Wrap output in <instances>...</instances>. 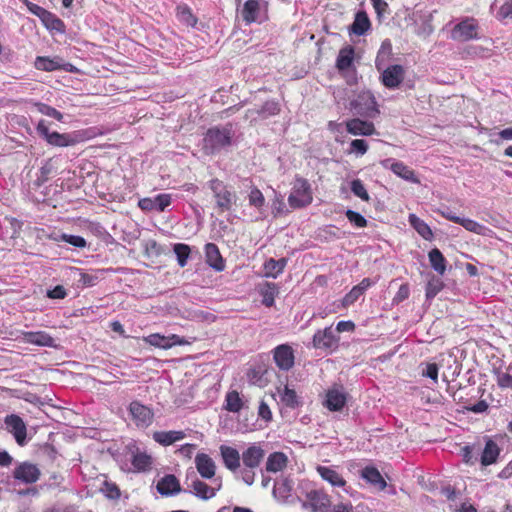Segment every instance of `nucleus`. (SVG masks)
<instances>
[{"label": "nucleus", "mask_w": 512, "mask_h": 512, "mask_svg": "<svg viewBox=\"0 0 512 512\" xmlns=\"http://www.w3.org/2000/svg\"><path fill=\"white\" fill-rule=\"evenodd\" d=\"M195 467L200 476L204 479H212L216 473L214 460L205 453H198L195 456Z\"/></svg>", "instance_id": "obj_16"}, {"label": "nucleus", "mask_w": 512, "mask_h": 512, "mask_svg": "<svg viewBox=\"0 0 512 512\" xmlns=\"http://www.w3.org/2000/svg\"><path fill=\"white\" fill-rule=\"evenodd\" d=\"M331 512H354V510L351 504L339 503L332 508Z\"/></svg>", "instance_id": "obj_64"}, {"label": "nucleus", "mask_w": 512, "mask_h": 512, "mask_svg": "<svg viewBox=\"0 0 512 512\" xmlns=\"http://www.w3.org/2000/svg\"><path fill=\"white\" fill-rule=\"evenodd\" d=\"M40 19L47 29L57 31L59 33L65 32L64 22L46 9L41 15Z\"/></svg>", "instance_id": "obj_36"}, {"label": "nucleus", "mask_w": 512, "mask_h": 512, "mask_svg": "<svg viewBox=\"0 0 512 512\" xmlns=\"http://www.w3.org/2000/svg\"><path fill=\"white\" fill-rule=\"evenodd\" d=\"M129 412L137 427L146 428L152 424L154 417L153 411L140 402H131Z\"/></svg>", "instance_id": "obj_11"}, {"label": "nucleus", "mask_w": 512, "mask_h": 512, "mask_svg": "<svg viewBox=\"0 0 512 512\" xmlns=\"http://www.w3.org/2000/svg\"><path fill=\"white\" fill-rule=\"evenodd\" d=\"M312 199L311 187L308 181L304 178H296L288 197L290 207L294 209L305 207L312 202Z\"/></svg>", "instance_id": "obj_4"}, {"label": "nucleus", "mask_w": 512, "mask_h": 512, "mask_svg": "<svg viewBox=\"0 0 512 512\" xmlns=\"http://www.w3.org/2000/svg\"><path fill=\"white\" fill-rule=\"evenodd\" d=\"M265 454L266 452L260 443H252L242 452V463L244 468L241 470V479L248 486H251L254 483V470L260 466Z\"/></svg>", "instance_id": "obj_1"}, {"label": "nucleus", "mask_w": 512, "mask_h": 512, "mask_svg": "<svg viewBox=\"0 0 512 512\" xmlns=\"http://www.w3.org/2000/svg\"><path fill=\"white\" fill-rule=\"evenodd\" d=\"M260 8V0H247L242 10L243 20L247 23L256 21Z\"/></svg>", "instance_id": "obj_39"}, {"label": "nucleus", "mask_w": 512, "mask_h": 512, "mask_svg": "<svg viewBox=\"0 0 512 512\" xmlns=\"http://www.w3.org/2000/svg\"><path fill=\"white\" fill-rule=\"evenodd\" d=\"M371 27V22L365 11H358L354 21L349 27V32L357 36L364 35Z\"/></svg>", "instance_id": "obj_29"}, {"label": "nucleus", "mask_w": 512, "mask_h": 512, "mask_svg": "<svg viewBox=\"0 0 512 512\" xmlns=\"http://www.w3.org/2000/svg\"><path fill=\"white\" fill-rule=\"evenodd\" d=\"M350 152H355L358 155H364L368 150V144L363 139H355L350 144Z\"/></svg>", "instance_id": "obj_56"}, {"label": "nucleus", "mask_w": 512, "mask_h": 512, "mask_svg": "<svg viewBox=\"0 0 512 512\" xmlns=\"http://www.w3.org/2000/svg\"><path fill=\"white\" fill-rule=\"evenodd\" d=\"M178 17L181 22L190 27H194L197 23V18L191 13L188 7H179Z\"/></svg>", "instance_id": "obj_47"}, {"label": "nucleus", "mask_w": 512, "mask_h": 512, "mask_svg": "<svg viewBox=\"0 0 512 512\" xmlns=\"http://www.w3.org/2000/svg\"><path fill=\"white\" fill-rule=\"evenodd\" d=\"M500 18H511L512 17V0L505 2L498 12Z\"/></svg>", "instance_id": "obj_61"}, {"label": "nucleus", "mask_w": 512, "mask_h": 512, "mask_svg": "<svg viewBox=\"0 0 512 512\" xmlns=\"http://www.w3.org/2000/svg\"><path fill=\"white\" fill-rule=\"evenodd\" d=\"M392 56V44L389 39L382 42L381 47L377 53L375 59V66L377 70H382L391 59Z\"/></svg>", "instance_id": "obj_34"}, {"label": "nucleus", "mask_w": 512, "mask_h": 512, "mask_svg": "<svg viewBox=\"0 0 512 512\" xmlns=\"http://www.w3.org/2000/svg\"><path fill=\"white\" fill-rule=\"evenodd\" d=\"M351 191L355 196L359 197L363 201H368L370 199L369 194L360 179H354L351 182Z\"/></svg>", "instance_id": "obj_48"}, {"label": "nucleus", "mask_w": 512, "mask_h": 512, "mask_svg": "<svg viewBox=\"0 0 512 512\" xmlns=\"http://www.w3.org/2000/svg\"><path fill=\"white\" fill-rule=\"evenodd\" d=\"M34 65H35L36 69L42 70V71L50 72V71H55L58 69L68 70L66 68V64H64L63 60L59 57L49 58V57L38 56L35 59Z\"/></svg>", "instance_id": "obj_28"}, {"label": "nucleus", "mask_w": 512, "mask_h": 512, "mask_svg": "<svg viewBox=\"0 0 512 512\" xmlns=\"http://www.w3.org/2000/svg\"><path fill=\"white\" fill-rule=\"evenodd\" d=\"M383 164L385 167H389L397 176L403 178L404 180L410 181L412 183H419V180L415 176L414 171L404 163L386 159Z\"/></svg>", "instance_id": "obj_20"}, {"label": "nucleus", "mask_w": 512, "mask_h": 512, "mask_svg": "<svg viewBox=\"0 0 512 512\" xmlns=\"http://www.w3.org/2000/svg\"><path fill=\"white\" fill-rule=\"evenodd\" d=\"M345 215L349 222L358 228H363L367 225V220L358 212L348 209Z\"/></svg>", "instance_id": "obj_50"}, {"label": "nucleus", "mask_w": 512, "mask_h": 512, "mask_svg": "<svg viewBox=\"0 0 512 512\" xmlns=\"http://www.w3.org/2000/svg\"><path fill=\"white\" fill-rule=\"evenodd\" d=\"M258 415L265 421H270L272 419V413L269 406L261 401L258 408Z\"/></svg>", "instance_id": "obj_60"}, {"label": "nucleus", "mask_w": 512, "mask_h": 512, "mask_svg": "<svg viewBox=\"0 0 512 512\" xmlns=\"http://www.w3.org/2000/svg\"><path fill=\"white\" fill-rule=\"evenodd\" d=\"M36 107H37V110L43 115L55 118L58 121H62V119H63V115L61 112H59L58 110H56L55 108H53L47 104L37 103Z\"/></svg>", "instance_id": "obj_49"}, {"label": "nucleus", "mask_w": 512, "mask_h": 512, "mask_svg": "<svg viewBox=\"0 0 512 512\" xmlns=\"http://www.w3.org/2000/svg\"><path fill=\"white\" fill-rule=\"evenodd\" d=\"M428 257L431 267L438 274L443 275L446 271V259L444 258L441 251L437 248H434L429 252Z\"/></svg>", "instance_id": "obj_38"}, {"label": "nucleus", "mask_w": 512, "mask_h": 512, "mask_svg": "<svg viewBox=\"0 0 512 512\" xmlns=\"http://www.w3.org/2000/svg\"><path fill=\"white\" fill-rule=\"evenodd\" d=\"M280 111L279 104L276 101H266L260 109L253 108L246 112V118L256 120V116L266 119L270 116L277 115Z\"/></svg>", "instance_id": "obj_18"}, {"label": "nucleus", "mask_w": 512, "mask_h": 512, "mask_svg": "<svg viewBox=\"0 0 512 512\" xmlns=\"http://www.w3.org/2000/svg\"><path fill=\"white\" fill-rule=\"evenodd\" d=\"M38 134L45 138V140L53 146L57 147H67L74 145L76 143V140L67 133L60 134L58 132H50L45 120H40L37 128H36Z\"/></svg>", "instance_id": "obj_7"}, {"label": "nucleus", "mask_w": 512, "mask_h": 512, "mask_svg": "<svg viewBox=\"0 0 512 512\" xmlns=\"http://www.w3.org/2000/svg\"><path fill=\"white\" fill-rule=\"evenodd\" d=\"M409 223L425 240H430L433 237L430 227L415 214L409 215Z\"/></svg>", "instance_id": "obj_40"}, {"label": "nucleus", "mask_w": 512, "mask_h": 512, "mask_svg": "<svg viewBox=\"0 0 512 512\" xmlns=\"http://www.w3.org/2000/svg\"><path fill=\"white\" fill-rule=\"evenodd\" d=\"M351 109L356 115L374 118L379 114L377 102L370 91H364L351 102Z\"/></svg>", "instance_id": "obj_5"}, {"label": "nucleus", "mask_w": 512, "mask_h": 512, "mask_svg": "<svg viewBox=\"0 0 512 512\" xmlns=\"http://www.w3.org/2000/svg\"><path fill=\"white\" fill-rule=\"evenodd\" d=\"M23 339L26 343L43 347H56L55 339L45 331L24 332Z\"/></svg>", "instance_id": "obj_22"}, {"label": "nucleus", "mask_w": 512, "mask_h": 512, "mask_svg": "<svg viewBox=\"0 0 512 512\" xmlns=\"http://www.w3.org/2000/svg\"><path fill=\"white\" fill-rule=\"evenodd\" d=\"M273 359L280 370L288 371L294 365V351L288 344H281L273 350Z\"/></svg>", "instance_id": "obj_13"}, {"label": "nucleus", "mask_w": 512, "mask_h": 512, "mask_svg": "<svg viewBox=\"0 0 512 512\" xmlns=\"http://www.w3.org/2000/svg\"><path fill=\"white\" fill-rule=\"evenodd\" d=\"M361 476L379 490H383L387 485L386 481L375 467H365L361 472Z\"/></svg>", "instance_id": "obj_32"}, {"label": "nucleus", "mask_w": 512, "mask_h": 512, "mask_svg": "<svg viewBox=\"0 0 512 512\" xmlns=\"http://www.w3.org/2000/svg\"><path fill=\"white\" fill-rule=\"evenodd\" d=\"M458 224L464 227L467 231L476 233L478 235L491 237L494 234L493 230H491L490 228L481 225L478 222L469 218L460 217Z\"/></svg>", "instance_id": "obj_33"}, {"label": "nucleus", "mask_w": 512, "mask_h": 512, "mask_svg": "<svg viewBox=\"0 0 512 512\" xmlns=\"http://www.w3.org/2000/svg\"><path fill=\"white\" fill-rule=\"evenodd\" d=\"M497 384L501 388H511L512 389V375L507 372H497L496 374Z\"/></svg>", "instance_id": "obj_57"}, {"label": "nucleus", "mask_w": 512, "mask_h": 512, "mask_svg": "<svg viewBox=\"0 0 512 512\" xmlns=\"http://www.w3.org/2000/svg\"><path fill=\"white\" fill-rule=\"evenodd\" d=\"M500 454V448L496 442L488 439L482 451L480 462L483 466H488L496 462Z\"/></svg>", "instance_id": "obj_30"}, {"label": "nucleus", "mask_w": 512, "mask_h": 512, "mask_svg": "<svg viewBox=\"0 0 512 512\" xmlns=\"http://www.w3.org/2000/svg\"><path fill=\"white\" fill-rule=\"evenodd\" d=\"M174 253L177 256L178 264L184 267L190 254V248L186 244L178 243L174 245Z\"/></svg>", "instance_id": "obj_44"}, {"label": "nucleus", "mask_w": 512, "mask_h": 512, "mask_svg": "<svg viewBox=\"0 0 512 512\" xmlns=\"http://www.w3.org/2000/svg\"><path fill=\"white\" fill-rule=\"evenodd\" d=\"M7 430L13 434L18 445L23 446L26 441V425L16 414L7 415L4 419Z\"/></svg>", "instance_id": "obj_14"}, {"label": "nucleus", "mask_w": 512, "mask_h": 512, "mask_svg": "<svg viewBox=\"0 0 512 512\" xmlns=\"http://www.w3.org/2000/svg\"><path fill=\"white\" fill-rule=\"evenodd\" d=\"M376 13L378 14V16H381L383 15L387 8H388V4L384 1V0H370Z\"/></svg>", "instance_id": "obj_63"}, {"label": "nucleus", "mask_w": 512, "mask_h": 512, "mask_svg": "<svg viewBox=\"0 0 512 512\" xmlns=\"http://www.w3.org/2000/svg\"><path fill=\"white\" fill-rule=\"evenodd\" d=\"M281 401L291 408H295L299 404L296 392L288 386H285L283 393L281 394Z\"/></svg>", "instance_id": "obj_45"}, {"label": "nucleus", "mask_w": 512, "mask_h": 512, "mask_svg": "<svg viewBox=\"0 0 512 512\" xmlns=\"http://www.w3.org/2000/svg\"><path fill=\"white\" fill-rule=\"evenodd\" d=\"M354 60V48L352 46L343 47L337 56L336 67L339 71L347 70Z\"/></svg>", "instance_id": "obj_37"}, {"label": "nucleus", "mask_w": 512, "mask_h": 512, "mask_svg": "<svg viewBox=\"0 0 512 512\" xmlns=\"http://www.w3.org/2000/svg\"><path fill=\"white\" fill-rule=\"evenodd\" d=\"M213 484V486L206 484L197 478L195 473L192 472L191 483L188 484L189 492L202 500H209L213 498L216 495V492L221 489V478H214Z\"/></svg>", "instance_id": "obj_6"}, {"label": "nucleus", "mask_w": 512, "mask_h": 512, "mask_svg": "<svg viewBox=\"0 0 512 512\" xmlns=\"http://www.w3.org/2000/svg\"><path fill=\"white\" fill-rule=\"evenodd\" d=\"M287 264V260L285 258H281L275 260L270 258L264 264V276L270 278H276L279 274H281Z\"/></svg>", "instance_id": "obj_35"}, {"label": "nucleus", "mask_w": 512, "mask_h": 512, "mask_svg": "<svg viewBox=\"0 0 512 512\" xmlns=\"http://www.w3.org/2000/svg\"><path fill=\"white\" fill-rule=\"evenodd\" d=\"M381 72V82L388 89H395L402 83L405 70L401 65L385 66Z\"/></svg>", "instance_id": "obj_8"}, {"label": "nucleus", "mask_w": 512, "mask_h": 512, "mask_svg": "<svg viewBox=\"0 0 512 512\" xmlns=\"http://www.w3.org/2000/svg\"><path fill=\"white\" fill-rule=\"evenodd\" d=\"M264 202H265V199H264L262 192L257 188H253L249 194L250 205L259 208L264 205Z\"/></svg>", "instance_id": "obj_52"}, {"label": "nucleus", "mask_w": 512, "mask_h": 512, "mask_svg": "<svg viewBox=\"0 0 512 512\" xmlns=\"http://www.w3.org/2000/svg\"><path fill=\"white\" fill-rule=\"evenodd\" d=\"M243 407L242 399L237 391H231L226 395L225 408L230 412H239Z\"/></svg>", "instance_id": "obj_42"}, {"label": "nucleus", "mask_w": 512, "mask_h": 512, "mask_svg": "<svg viewBox=\"0 0 512 512\" xmlns=\"http://www.w3.org/2000/svg\"><path fill=\"white\" fill-rule=\"evenodd\" d=\"M277 294V287L273 283H267L266 289L262 291L263 300L262 303L267 306L271 307L274 304V298Z\"/></svg>", "instance_id": "obj_46"}, {"label": "nucleus", "mask_w": 512, "mask_h": 512, "mask_svg": "<svg viewBox=\"0 0 512 512\" xmlns=\"http://www.w3.org/2000/svg\"><path fill=\"white\" fill-rule=\"evenodd\" d=\"M61 239L74 247L83 248L86 246V240L78 235L62 234Z\"/></svg>", "instance_id": "obj_54"}, {"label": "nucleus", "mask_w": 512, "mask_h": 512, "mask_svg": "<svg viewBox=\"0 0 512 512\" xmlns=\"http://www.w3.org/2000/svg\"><path fill=\"white\" fill-rule=\"evenodd\" d=\"M442 288L443 283L439 279L430 280L426 288V297L428 299L434 298Z\"/></svg>", "instance_id": "obj_51"}, {"label": "nucleus", "mask_w": 512, "mask_h": 512, "mask_svg": "<svg viewBox=\"0 0 512 512\" xmlns=\"http://www.w3.org/2000/svg\"><path fill=\"white\" fill-rule=\"evenodd\" d=\"M152 464V458L151 456L147 455L146 453L137 452L133 455L132 458V465L134 468L138 471H146L150 469Z\"/></svg>", "instance_id": "obj_41"}, {"label": "nucleus", "mask_w": 512, "mask_h": 512, "mask_svg": "<svg viewBox=\"0 0 512 512\" xmlns=\"http://www.w3.org/2000/svg\"><path fill=\"white\" fill-rule=\"evenodd\" d=\"M462 456L464 462L467 464L473 465L477 461V458L472 454V448L470 446L463 447Z\"/></svg>", "instance_id": "obj_62"}, {"label": "nucleus", "mask_w": 512, "mask_h": 512, "mask_svg": "<svg viewBox=\"0 0 512 512\" xmlns=\"http://www.w3.org/2000/svg\"><path fill=\"white\" fill-rule=\"evenodd\" d=\"M346 403L345 393L338 388L331 389L326 395V407L331 411H339Z\"/></svg>", "instance_id": "obj_26"}, {"label": "nucleus", "mask_w": 512, "mask_h": 512, "mask_svg": "<svg viewBox=\"0 0 512 512\" xmlns=\"http://www.w3.org/2000/svg\"><path fill=\"white\" fill-rule=\"evenodd\" d=\"M157 491L163 496H170L181 491L180 483L176 476L165 475L157 483Z\"/></svg>", "instance_id": "obj_23"}, {"label": "nucleus", "mask_w": 512, "mask_h": 512, "mask_svg": "<svg viewBox=\"0 0 512 512\" xmlns=\"http://www.w3.org/2000/svg\"><path fill=\"white\" fill-rule=\"evenodd\" d=\"M409 287L407 284H402L400 287H399V290L397 291L393 301L395 303H400L402 301H404L405 299H407L409 297Z\"/></svg>", "instance_id": "obj_58"}, {"label": "nucleus", "mask_w": 512, "mask_h": 512, "mask_svg": "<svg viewBox=\"0 0 512 512\" xmlns=\"http://www.w3.org/2000/svg\"><path fill=\"white\" fill-rule=\"evenodd\" d=\"M205 256L207 264L214 270L221 272L225 269L224 260L216 244L208 243L205 245Z\"/></svg>", "instance_id": "obj_21"}, {"label": "nucleus", "mask_w": 512, "mask_h": 512, "mask_svg": "<svg viewBox=\"0 0 512 512\" xmlns=\"http://www.w3.org/2000/svg\"><path fill=\"white\" fill-rule=\"evenodd\" d=\"M219 449L225 467L231 472L237 471L241 466L242 454L236 448L227 445H221Z\"/></svg>", "instance_id": "obj_17"}, {"label": "nucleus", "mask_w": 512, "mask_h": 512, "mask_svg": "<svg viewBox=\"0 0 512 512\" xmlns=\"http://www.w3.org/2000/svg\"><path fill=\"white\" fill-rule=\"evenodd\" d=\"M363 293L360 292V289H358L356 286H354L349 293H347L345 295V297L343 298L342 300V304L344 307H347V306H350L352 305L354 302H356L359 297L362 295Z\"/></svg>", "instance_id": "obj_55"}, {"label": "nucleus", "mask_w": 512, "mask_h": 512, "mask_svg": "<svg viewBox=\"0 0 512 512\" xmlns=\"http://www.w3.org/2000/svg\"><path fill=\"white\" fill-rule=\"evenodd\" d=\"M47 296L51 299H63L66 296V290L63 286L58 285L47 291Z\"/></svg>", "instance_id": "obj_59"}, {"label": "nucleus", "mask_w": 512, "mask_h": 512, "mask_svg": "<svg viewBox=\"0 0 512 512\" xmlns=\"http://www.w3.org/2000/svg\"><path fill=\"white\" fill-rule=\"evenodd\" d=\"M438 365L436 363L426 364L425 369L422 370V376L430 378L434 383L438 382Z\"/></svg>", "instance_id": "obj_53"}, {"label": "nucleus", "mask_w": 512, "mask_h": 512, "mask_svg": "<svg viewBox=\"0 0 512 512\" xmlns=\"http://www.w3.org/2000/svg\"><path fill=\"white\" fill-rule=\"evenodd\" d=\"M331 506L330 498L323 491L313 490L307 494L303 507L312 512H329Z\"/></svg>", "instance_id": "obj_9"}, {"label": "nucleus", "mask_w": 512, "mask_h": 512, "mask_svg": "<svg viewBox=\"0 0 512 512\" xmlns=\"http://www.w3.org/2000/svg\"><path fill=\"white\" fill-rule=\"evenodd\" d=\"M41 471L37 465L30 462H22L13 470L14 479L25 483L33 484L40 478Z\"/></svg>", "instance_id": "obj_10"}, {"label": "nucleus", "mask_w": 512, "mask_h": 512, "mask_svg": "<svg viewBox=\"0 0 512 512\" xmlns=\"http://www.w3.org/2000/svg\"><path fill=\"white\" fill-rule=\"evenodd\" d=\"M172 201V196L170 194H158L155 197H146L142 198L138 202V206L143 211H153L156 210L158 212H163Z\"/></svg>", "instance_id": "obj_15"}, {"label": "nucleus", "mask_w": 512, "mask_h": 512, "mask_svg": "<svg viewBox=\"0 0 512 512\" xmlns=\"http://www.w3.org/2000/svg\"><path fill=\"white\" fill-rule=\"evenodd\" d=\"M288 463V458L283 452H273L266 460L265 471L277 473L283 471Z\"/></svg>", "instance_id": "obj_24"}, {"label": "nucleus", "mask_w": 512, "mask_h": 512, "mask_svg": "<svg viewBox=\"0 0 512 512\" xmlns=\"http://www.w3.org/2000/svg\"><path fill=\"white\" fill-rule=\"evenodd\" d=\"M452 38L458 41L478 38V24L476 20L467 18L458 23L452 30Z\"/></svg>", "instance_id": "obj_12"}, {"label": "nucleus", "mask_w": 512, "mask_h": 512, "mask_svg": "<svg viewBox=\"0 0 512 512\" xmlns=\"http://www.w3.org/2000/svg\"><path fill=\"white\" fill-rule=\"evenodd\" d=\"M185 436L183 431H156L153 433L154 441L163 446H168L180 441L184 439Z\"/></svg>", "instance_id": "obj_31"}, {"label": "nucleus", "mask_w": 512, "mask_h": 512, "mask_svg": "<svg viewBox=\"0 0 512 512\" xmlns=\"http://www.w3.org/2000/svg\"><path fill=\"white\" fill-rule=\"evenodd\" d=\"M232 138L231 126L223 128H210L203 139L204 149L208 153H215L220 149L229 146Z\"/></svg>", "instance_id": "obj_2"}, {"label": "nucleus", "mask_w": 512, "mask_h": 512, "mask_svg": "<svg viewBox=\"0 0 512 512\" xmlns=\"http://www.w3.org/2000/svg\"><path fill=\"white\" fill-rule=\"evenodd\" d=\"M347 131L353 135L369 136L375 133V127L372 122L354 118L346 122Z\"/></svg>", "instance_id": "obj_19"}, {"label": "nucleus", "mask_w": 512, "mask_h": 512, "mask_svg": "<svg viewBox=\"0 0 512 512\" xmlns=\"http://www.w3.org/2000/svg\"><path fill=\"white\" fill-rule=\"evenodd\" d=\"M144 340L146 343H148L154 347H158V348H162V349L171 348V344L169 342L168 336H162L160 334H151V335L147 336Z\"/></svg>", "instance_id": "obj_43"}, {"label": "nucleus", "mask_w": 512, "mask_h": 512, "mask_svg": "<svg viewBox=\"0 0 512 512\" xmlns=\"http://www.w3.org/2000/svg\"><path fill=\"white\" fill-rule=\"evenodd\" d=\"M317 472L323 480L335 487H343L346 481L343 477L332 467L318 465Z\"/></svg>", "instance_id": "obj_27"}, {"label": "nucleus", "mask_w": 512, "mask_h": 512, "mask_svg": "<svg viewBox=\"0 0 512 512\" xmlns=\"http://www.w3.org/2000/svg\"><path fill=\"white\" fill-rule=\"evenodd\" d=\"M216 200V207L220 212L230 211L236 202V195L221 180L212 179L208 183Z\"/></svg>", "instance_id": "obj_3"}, {"label": "nucleus", "mask_w": 512, "mask_h": 512, "mask_svg": "<svg viewBox=\"0 0 512 512\" xmlns=\"http://www.w3.org/2000/svg\"><path fill=\"white\" fill-rule=\"evenodd\" d=\"M337 340L331 327L319 330L313 337V345L315 348H332L336 345Z\"/></svg>", "instance_id": "obj_25"}]
</instances>
